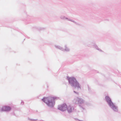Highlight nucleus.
<instances>
[{"label":"nucleus","mask_w":121,"mask_h":121,"mask_svg":"<svg viewBox=\"0 0 121 121\" xmlns=\"http://www.w3.org/2000/svg\"><path fill=\"white\" fill-rule=\"evenodd\" d=\"M60 18L62 20H64L65 19H68V18L65 17L64 15H62L60 16Z\"/></svg>","instance_id":"9b49d317"},{"label":"nucleus","mask_w":121,"mask_h":121,"mask_svg":"<svg viewBox=\"0 0 121 121\" xmlns=\"http://www.w3.org/2000/svg\"><path fill=\"white\" fill-rule=\"evenodd\" d=\"M67 109V106L65 104H64L58 107V109L62 111L65 110Z\"/></svg>","instance_id":"39448f33"},{"label":"nucleus","mask_w":121,"mask_h":121,"mask_svg":"<svg viewBox=\"0 0 121 121\" xmlns=\"http://www.w3.org/2000/svg\"><path fill=\"white\" fill-rule=\"evenodd\" d=\"M67 109V111L69 112H71L72 110V108L71 107V106H70L68 107Z\"/></svg>","instance_id":"9d476101"},{"label":"nucleus","mask_w":121,"mask_h":121,"mask_svg":"<svg viewBox=\"0 0 121 121\" xmlns=\"http://www.w3.org/2000/svg\"><path fill=\"white\" fill-rule=\"evenodd\" d=\"M87 45L88 47H93L96 49L98 50L100 52H103V51L99 48L97 45L95 44V42L94 41H92L90 42H89L87 43Z\"/></svg>","instance_id":"7ed1b4c3"},{"label":"nucleus","mask_w":121,"mask_h":121,"mask_svg":"<svg viewBox=\"0 0 121 121\" xmlns=\"http://www.w3.org/2000/svg\"><path fill=\"white\" fill-rule=\"evenodd\" d=\"M55 47L57 49H59L62 51L63 50V48L60 46L55 45Z\"/></svg>","instance_id":"1a4fd4ad"},{"label":"nucleus","mask_w":121,"mask_h":121,"mask_svg":"<svg viewBox=\"0 0 121 121\" xmlns=\"http://www.w3.org/2000/svg\"><path fill=\"white\" fill-rule=\"evenodd\" d=\"M70 50V49L67 47V45H65V48L64 49L63 48V51L66 52H69Z\"/></svg>","instance_id":"0eeeda50"},{"label":"nucleus","mask_w":121,"mask_h":121,"mask_svg":"<svg viewBox=\"0 0 121 121\" xmlns=\"http://www.w3.org/2000/svg\"><path fill=\"white\" fill-rule=\"evenodd\" d=\"M57 99L56 97H45L42 99V100L48 106H52L55 104V101Z\"/></svg>","instance_id":"f257e3e1"},{"label":"nucleus","mask_w":121,"mask_h":121,"mask_svg":"<svg viewBox=\"0 0 121 121\" xmlns=\"http://www.w3.org/2000/svg\"><path fill=\"white\" fill-rule=\"evenodd\" d=\"M66 20H67L69 21H71V22H73V23H75L77 25L80 26V24L79 23L76 22H75L74 20H73V19H71L70 18H68V19H67Z\"/></svg>","instance_id":"6e6552de"},{"label":"nucleus","mask_w":121,"mask_h":121,"mask_svg":"<svg viewBox=\"0 0 121 121\" xmlns=\"http://www.w3.org/2000/svg\"><path fill=\"white\" fill-rule=\"evenodd\" d=\"M68 79L70 83H72V86L75 87H79L78 83L74 78H68Z\"/></svg>","instance_id":"f03ea898"},{"label":"nucleus","mask_w":121,"mask_h":121,"mask_svg":"<svg viewBox=\"0 0 121 121\" xmlns=\"http://www.w3.org/2000/svg\"><path fill=\"white\" fill-rule=\"evenodd\" d=\"M43 29H44V28H41V30H43Z\"/></svg>","instance_id":"f8f14e48"},{"label":"nucleus","mask_w":121,"mask_h":121,"mask_svg":"<svg viewBox=\"0 0 121 121\" xmlns=\"http://www.w3.org/2000/svg\"><path fill=\"white\" fill-rule=\"evenodd\" d=\"M11 109V108L9 107L4 106L3 107L2 110L3 111H10Z\"/></svg>","instance_id":"423d86ee"},{"label":"nucleus","mask_w":121,"mask_h":121,"mask_svg":"<svg viewBox=\"0 0 121 121\" xmlns=\"http://www.w3.org/2000/svg\"><path fill=\"white\" fill-rule=\"evenodd\" d=\"M105 99L107 101L110 107L113 109L114 108H116V107L112 102L110 99L109 97L106 96L105 97Z\"/></svg>","instance_id":"20e7f679"}]
</instances>
